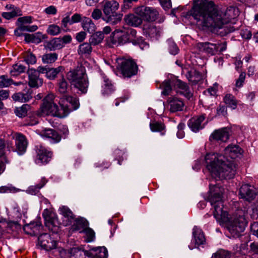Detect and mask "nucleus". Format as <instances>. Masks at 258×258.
Masks as SVG:
<instances>
[{
    "instance_id": "nucleus-1",
    "label": "nucleus",
    "mask_w": 258,
    "mask_h": 258,
    "mask_svg": "<svg viewBox=\"0 0 258 258\" xmlns=\"http://www.w3.org/2000/svg\"><path fill=\"white\" fill-rule=\"evenodd\" d=\"M201 6L194 9L193 15L198 25L206 27L221 36H225L235 30L233 26H226L230 20L238 15V9L229 7L220 11L213 1L205 0Z\"/></svg>"
},
{
    "instance_id": "nucleus-2",
    "label": "nucleus",
    "mask_w": 258,
    "mask_h": 258,
    "mask_svg": "<svg viewBox=\"0 0 258 258\" xmlns=\"http://www.w3.org/2000/svg\"><path fill=\"white\" fill-rule=\"evenodd\" d=\"M241 154V149L236 145H230L225 148L223 155L217 153H208L205 158L206 168L215 178H232L237 169L235 159Z\"/></svg>"
},
{
    "instance_id": "nucleus-3",
    "label": "nucleus",
    "mask_w": 258,
    "mask_h": 258,
    "mask_svg": "<svg viewBox=\"0 0 258 258\" xmlns=\"http://www.w3.org/2000/svg\"><path fill=\"white\" fill-rule=\"evenodd\" d=\"M225 192L223 187L218 185H210L208 201L214 209L213 215L217 221L220 223L228 222V229L234 237H238L244 231L247 222L245 213L241 210H237L230 218L226 211L224 210L223 195Z\"/></svg>"
},
{
    "instance_id": "nucleus-4",
    "label": "nucleus",
    "mask_w": 258,
    "mask_h": 258,
    "mask_svg": "<svg viewBox=\"0 0 258 258\" xmlns=\"http://www.w3.org/2000/svg\"><path fill=\"white\" fill-rule=\"evenodd\" d=\"M55 96L53 94H48L44 99L40 110L36 112L38 116L51 115L59 118L66 117L71 111L70 107L75 110L79 107V100L75 97L64 96L59 101L60 108L54 103Z\"/></svg>"
},
{
    "instance_id": "nucleus-5",
    "label": "nucleus",
    "mask_w": 258,
    "mask_h": 258,
    "mask_svg": "<svg viewBox=\"0 0 258 258\" xmlns=\"http://www.w3.org/2000/svg\"><path fill=\"white\" fill-rule=\"evenodd\" d=\"M135 13L140 17L142 20L153 22L157 19L159 13L158 11L153 7L141 6L135 9Z\"/></svg>"
},
{
    "instance_id": "nucleus-6",
    "label": "nucleus",
    "mask_w": 258,
    "mask_h": 258,
    "mask_svg": "<svg viewBox=\"0 0 258 258\" xmlns=\"http://www.w3.org/2000/svg\"><path fill=\"white\" fill-rule=\"evenodd\" d=\"M120 69L124 77L130 78L137 74L138 68L133 60L125 59L121 62Z\"/></svg>"
},
{
    "instance_id": "nucleus-7",
    "label": "nucleus",
    "mask_w": 258,
    "mask_h": 258,
    "mask_svg": "<svg viewBox=\"0 0 258 258\" xmlns=\"http://www.w3.org/2000/svg\"><path fill=\"white\" fill-rule=\"evenodd\" d=\"M42 216L45 220V224L49 230L53 232H57L58 230V221L56 215L49 211L48 210H44Z\"/></svg>"
},
{
    "instance_id": "nucleus-8",
    "label": "nucleus",
    "mask_w": 258,
    "mask_h": 258,
    "mask_svg": "<svg viewBox=\"0 0 258 258\" xmlns=\"http://www.w3.org/2000/svg\"><path fill=\"white\" fill-rule=\"evenodd\" d=\"M37 153L36 163L37 164H45L48 163L51 159L52 153L42 145L36 146Z\"/></svg>"
},
{
    "instance_id": "nucleus-9",
    "label": "nucleus",
    "mask_w": 258,
    "mask_h": 258,
    "mask_svg": "<svg viewBox=\"0 0 258 258\" xmlns=\"http://www.w3.org/2000/svg\"><path fill=\"white\" fill-rule=\"evenodd\" d=\"M82 251L88 258H107L108 255L107 250L104 246L94 247L89 250L82 246Z\"/></svg>"
},
{
    "instance_id": "nucleus-10",
    "label": "nucleus",
    "mask_w": 258,
    "mask_h": 258,
    "mask_svg": "<svg viewBox=\"0 0 258 258\" xmlns=\"http://www.w3.org/2000/svg\"><path fill=\"white\" fill-rule=\"evenodd\" d=\"M67 78L71 86L81 90V67L70 70L67 74Z\"/></svg>"
},
{
    "instance_id": "nucleus-11",
    "label": "nucleus",
    "mask_w": 258,
    "mask_h": 258,
    "mask_svg": "<svg viewBox=\"0 0 258 258\" xmlns=\"http://www.w3.org/2000/svg\"><path fill=\"white\" fill-rule=\"evenodd\" d=\"M13 139L15 140L16 152L19 155H23L26 151L28 142L26 137L21 133H16Z\"/></svg>"
},
{
    "instance_id": "nucleus-12",
    "label": "nucleus",
    "mask_w": 258,
    "mask_h": 258,
    "mask_svg": "<svg viewBox=\"0 0 258 258\" xmlns=\"http://www.w3.org/2000/svg\"><path fill=\"white\" fill-rule=\"evenodd\" d=\"M41 73L37 70L30 69L27 71L28 75V85L31 88H39L41 87L43 83V79L39 77Z\"/></svg>"
},
{
    "instance_id": "nucleus-13",
    "label": "nucleus",
    "mask_w": 258,
    "mask_h": 258,
    "mask_svg": "<svg viewBox=\"0 0 258 258\" xmlns=\"http://www.w3.org/2000/svg\"><path fill=\"white\" fill-rule=\"evenodd\" d=\"M122 29L126 38H128V43H132L134 45L141 46L143 44L144 40L142 37L137 35V31L135 29L125 27Z\"/></svg>"
},
{
    "instance_id": "nucleus-14",
    "label": "nucleus",
    "mask_w": 258,
    "mask_h": 258,
    "mask_svg": "<svg viewBox=\"0 0 258 258\" xmlns=\"http://www.w3.org/2000/svg\"><path fill=\"white\" fill-rule=\"evenodd\" d=\"M38 242L41 246L46 250L54 249L56 247V241L47 233L40 234L38 237Z\"/></svg>"
},
{
    "instance_id": "nucleus-15",
    "label": "nucleus",
    "mask_w": 258,
    "mask_h": 258,
    "mask_svg": "<svg viewBox=\"0 0 258 258\" xmlns=\"http://www.w3.org/2000/svg\"><path fill=\"white\" fill-rule=\"evenodd\" d=\"M229 138V129L224 127L214 131L209 137L211 142H226Z\"/></svg>"
},
{
    "instance_id": "nucleus-16",
    "label": "nucleus",
    "mask_w": 258,
    "mask_h": 258,
    "mask_svg": "<svg viewBox=\"0 0 258 258\" xmlns=\"http://www.w3.org/2000/svg\"><path fill=\"white\" fill-rule=\"evenodd\" d=\"M255 189L248 184L242 185L239 189L240 198L247 201H251L255 197Z\"/></svg>"
},
{
    "instance_id": "nucleus-17",
    "label": "nucleus",
    "mask_w": 258,
    "mask_h": 258,
    "mask_svg": "<svg viewBox=\"0 0 258 258\" xmlns=\"http://www.w3.org/2000/svg\"><path fill=\"white\" fill-rule=\"evenodd\" d=\"M38 70L41 74H45V77L47 79L54 80L57 75L63 71L64 69L62 66H59L56 68L39 66L38 67Z\"/></svg>"
},
{
    "instance_id": "nucleus-18",
    "label": "nucleus",
    "mask_w": 258,
    "mask_h": 258,
    "mask_svg": "<svg viewBox=\"0 0 258 258\" xmlns=\"http://www.w3.org/2000/svg\"><path fill=\"white\" fill-rule=\"evenodd\" d=\"M102 4V10L105 16L115 13L119 8V4L114 0H103Z\"/></svg>"
},
{
    "instance_id": "nucleus-19",
    "label": "nucleus",
    "mask_w": 258,
    "mask_h": 258,
    "mask_svg": "<svg viewBox=\"0 0 258 258\" xmlns=\"http://www.w3.org/2000/svg\"><path fill=\"white\" fill-rule=\"evenodd\" d=\"M169 110L175 112L182 110L184 104L183 101L175 97H170L167 100Z\"/></svg>"
},
{
    "instance_id": "nucleus-20",
    "label": "nucleus",
    "mask_w": 258,
    "mask_h": 258,
    "mask_svg": "<svg viewBox=\"0 0 258 258\" xmlns=\"http://www.w3.org/2000/svg\"><path fill=\"white\" fill-rule=\"evenodd\" d=\"M192 230V242L195 243V247L205 244L206 238L202 230L197 226H195Z\"/></svg>"
},
{
    "instance_id": "nucleus-21",
    "label": "nucleus",
    "mask_w": 258,
    "mask_h": 258,
    "mask_svg": "<svg viewBox=\"0 0 258 258\" xmlns=\"http://www.w3.org/2000/svg\"><path fill=\"white\" fill-rule=\"evenodd\" d=\"M172 84L179 89L177 91L179 93L187 98H190L192 96V93L189 90V88L185 83L180 80L175 79L172 81Z\"/></svg>"
},
{
    "instance_id": "nucleus-22",
    "label": "nucleus",
    "mask_w": 258,
    "mask_h": 258,
    "mask_svg": "<svg viewBox=\"0 0 258 258\" xmlns=\"http://www.w3.org/2000/svg\"><path fill=\"white\" fill-rule=\"evenodd\" d=\"M205 119V116L204 115L193 117L189 120L188 126L192 131L197 133L204 127V125L202 124V123Z\"/></svg>"
},
{
    "instance_id": "nucleus-23",
    "label": "nucleus",
    "mask_w": 258,
    "mask_h": 258,
    "mask_svg": "<svg viewBox=\"0 0 258 258\" xmlns=\"http://www.w3.org/2000/svg\"><path fill=\"white\" fill-rule=\"evenodd\" d=\"M197 47L200 51L214 55L217 53V44L210 42H201L197 44Z\"/></svg>"
},
{
    "instance_id": "nucleus-24",
    "label": "nucleus",
    "mask_w": 258,
    "mask_h": 258,
    "mask_svg": "<svg viewBox=\"0 0 258 258\" xmlns=\"http://www.w3.org/2000/svg\"><path fill=\"white\" fill-rule=\"evenodd\" d=\"M60 214L63 217V222L66 225H71L74 221L75 216L67 207L62 206L59 208Z\"/></svg>"
},
{
    "instance_id": "nucleus-25",
    "label": "nucleus",
    "mask_w": 258,
    "mask_h": 258,
    "mask_svg": "<svg viewBox=\"0 0 258 258\" xmlns=\"http://www.w3.org/2000/svg\"><path fill=\"white\" fill-rule=\"evenodd\" d=\"M63 47V41L60 38H54L47 42L45 45V47L50 51L59 49Z\"/></svg>"
},
{
    "instance_id": "nucleus-26",
    "label": "nucleus",
    "mask_w": 258,
    "mask_h": 258,
    "mask_svg": "<svg viewBox=\"0 0 258 258\" xmlns=\"http://www.w3.org/2000/svg\"><path fill=\"white\" fill-rule=\"evenodd\" d=\"M103 82L102 86V94L104 96L111 94L115 90L113 84L111 81L106 77H103Z\"/></svg>"
},
{
    "instance_id": "nucleus-27",
    "label": "nucleus",
    "mask_w": 258,
    "mask_h": 258,
    "mask_svg": "<svg viewBox=\"0 0 258 258\" xmlns=\"http://www.w3.org/2000/svg\"><path fill=\"white\" fill-rule=\"evenodd\" d=\"M143 30L146 35L151 38H154L159 35L160 29L153 24H147L143 26Z\"/></svg>"
},
{
    "instance_id": "nucleus-28",
    "label": "nucleus",
    "mask_w": 258,
    "mask_h": 258,
    "mask_svg": "<svg viewBox=\"0 0 258 258\" xmlns=\"http://www.w3.org/2000/svg\"><path fill=\"white\" fill-rule=\"evenodd\" d=\"M124 20L127 25L134 27H138L142 23L141 18L133 14L125 16Z\"/></svg>"
},
{
    "instance_id": "nucleus-29",
    "label": "nucleus",
    "mask_w": 258,
    "mask_h": 258,
    "mask_svg": "<svg viewBox=\"0 0 258 258\" xmlns=\"http://www.w3.org/2000/svg\"><path fill=\"white\" fill-rule=\"evenodd\" d=\"M41 136L52 140L54 143H58L61 140V137L58 134L52 129H47L41 133Z\"/></svg>"
},
{
    "instance_id": "nucleus-30",
    "label": "nucleus",
    "mask_w": 258,
    "mask_h": 258,
    "mask_svg": "<svg viewBox=\"0 0 258 258\" xmlns=\"http://www.w3.org/2000/svg\"><path fill=\"white\" fill-rule=\"evenodd\" d=\"M82 27L85 32L91 34L95 31V26L89 18L85 17L82 20Z\"/></svg>"
},
{
    "instance_id": "nucleus-31",
    "label": "nucleus",
    "mask_w": 258,
    "mask_h": 258,
    "mask_svg": "<svg viewBox=\"0 0 258 258\" xmlns=\"http://www.w3.org/2000/svg\"><path fill=\"white\" fill-rule=\"evenodd\" d=\"M186 78L193 84H197L203 79L202 75L199 72L194 70L189 71L186 74Z\"/></svg>"
},
{
    "instance_id": "nucleus-32",
    "label": "nucleus",
    "mask_w": 258,
    "mask_h": 258,
    "mask_svg": "<svg viewBox=\"0 0 258 258\" xmlns=\"http://www.w3.org/2000/svg\"><path fill=\"white\" fill-rule=\"evenodd\" d=\"M122 16L121 14L114 13L110 15L105 16V17L102 18V19L107 23L115 25L121 21Z\"/></svg>"
},
{
    "instance_id": "nucleus-33",
    "label": "nucleus",
    "mask_w": 258,
    "mask_h": 258,
    "mask_svg": "<svg viewBox=\"0 0 258 258\" xmlns=\"http://www.w3.org/2000/svg\"><path fill=\"white\" fill-rule=\"evenodd\" d=\"M32 98L31 94L29 92L26 93L19 92L14 94L12 96L14 100L21 102H27Z\"/></svg>"
},
{
    "instance_id": "nucleus-34",
    "label": "nucleus",
    "mask_w": 258,
    "mask_h": 258,
    "mask_svg": "<svg viewBox=\"0 0 258 258\" xmlns=\"http://www.w3.org/2000/svg\"><path fill=\"white\" fill-rule=\"evenodd\" d=\"M224 102L227 105L228 107L235 109L238 103L237 100L235 97L232 94H226L224 98Z\"/></svg>"
},
{
    "instance_id": "nucleus-35",
    "label": "nucleus",
    "mask_w": 258,
    "mask_h": 258,
    "mask_svg": "<svg viewBox=\"0 0 258 258\" xmlns=\"http://www.w3.org/2000/svg\"><path fill=\"white\" fill-rule=\"evenodd\" d=\"M82 233H83L84 234V238L86 242H91L95 240V233L92 228H90L82 230Z\"/></svg>"
},
{
    "instance_id": "nucleus-36",
    "label": "nucleus",
    "mask_w": 258,
    "mask_h": 258,
    "mask_svg": "<svg viewBox=\"0 0 258 258\" xmlns=\"http://www.w3.org/2000/svg\"><path fill=\"white\" fill-rule=\"evenodd\" d=\"M57 57L58 55L56 53H48L42 56V60L44 63H52L57 60Z\"/></svg>"
},
{
    "instance_id": "nucleus-37",
    "label": "nucleus",
    "mask_w": 258,
    "mask_h": 258,
    "mask_svg": "<svg viewBox=\"0 0 258 258\" xmlns=\"http://www.w3.org/2000/svg\"><path fill=\"white\" fill-rule=\"evenodd\" d=\"M104 38V34L100 31L97 32L91 35L89 42L91 44L96 45L100 43Z\"/></svg>"
},
{
    "instance_id": "nucleus-38",
    "label": "nucleus",
    "mask_w": 258,
    "mask_h": 258,
    "mask_svg": "<svg viewBox=\"0 0 258 258\" xmlns=\"http://www.w3.org/2000/svg\"><path fill=\"white\" fill-rule=\"evenodd\" d=\"M25 69L26 68L23 65L20 63H16L12 66L10 73L12 76H17L21 73L24 72Z\"/></svg>"
},
{
    "instance_id": "nucleus-39",
    "label": "nucleus",
    "mask_w": 258,
    "mask_h": 258,
    "mask_svg": "<svg viewBox=\"0 0 258 258\" xmlns=\"http://www.w3.org/2000/svg\"><path fill=\"white\" fill-rule=\"evenodd\" d=\"M28 104H24L21 107H17L15 109V113L19 117H24L27 114L28 111L30 109Z\"/></svg>"
},
{
    "instance_id": "nucleus-40",
    "label": "nucleus",
    "mask_w": 258,
    "mask_h": 258,
    "mask_svg": "<svg viewBox=\"0 0 258 258\" xmlns=\"http://www.w3.org/2000/svg\"><path fill=\"white\" fill-rule=\"evenodd\" d=\"M89 84L88 76L82 67V94H86L87 92Z\"/></svg>"
},
{
    "instance_id": "nucleus-41",
    "label": "nucleus",
    "mask_w": 258,
    "mask_h": 258,
    "mask_svg": "<svg viewBox=\"0 0 258 258\" xmlns=\"http://www.w3.org/2000/svg\"><path fill=\"white\" fill-rule=\"evenodd\" d=\"M46 182L47 181L44 178H42L39 184L35 186H30L27 190L28 192L32 195H36L39 190L44 186Z\"/></svg>"
},
{
    "instance_id": "nucleus-42",
    "label": "nucleus",
    "mask_w": 258,
    "mask_h": 258,
    "mask_svg": "<svg viewBox=\"0 0 258 258\" xmlns=\"http://www.w3.org/2000/svg\"><path fill=\"white\" fill-rule=\"evenodd\" d=\"M22 11L19 8H16L14 11H10L8 12H4L2 16L7 20H10L14 17L21 16Z\"/></svg>"
},
{
    "instance_id": "nucleus-43",
    "label": "nucleus",
    "mask_w": 258,
    "mask_h": 258,
    "mask_svg": "<svg viewBox=\"0 0 258 258\" xmlns=\"http://www.w3.org/2000/svg\"><path fill=\"white\" fill-rule=\"evenodd\" d=\"M117 34H115V31L111 34V35L106 40V44L110 47H113L114 46L120 45L119 40L117 38Z\"/></svg>"
},
{
    "instance_id": "nucleus-44",
    "label": "nucleus",
    "mask_w": 258,
    "mask_h": 258,
    "mask_svg": "<svg viewBox=\"0 0 258 258\" xmlns=\"http://www.w3.org/2000/svg\"><path fill=\"white\" fill-rule=\"evenodd\" d=\"M122 29L118 28L115 30V34H117V38L119 40L120 45H123L128 43V38H126L124 33H123Z\"/></svg>"
},
{
    "instance_id": "nucleus-45",
    "label": "nucleus",
    "mask_w": 258,
    "mask_h": 258,
    "mask_svg": "<svg viewBox=\"0 0 258 258\" xmlns=\"http://www.w3.org/2000/svg\"><path fill=\"white\" fill-rule=\"evenodd\" d=\"M171 82L169 80H165L161 85L163 89L162 94L164 95H168L170 94L172 91L171 87Z\"/></svg>"
},
{
    "instance_id": "nucleus-46",
    "label": "nucleus",
    "mask_w": 258,
    "mask_h": 258,
    "mask_svg": "<svg viewBox=\"0 0 258 258\" xmlns=\"http://www.w3.org/2000/svg\"><path fill=\"white\" fill-rule=\"evenodd\" d=\"M6 145L5 141L2 139H0V158H3L5 163H9L10 160L6 156L5 153Z\"/></svg>"
},
{
    "instance_id": "nucleus-47",
    "label": "nucleus",
    "mask_w": 258,
    "mask_h": 258,
    "mask_svg": "<svg viewBox=\"0 0 258 258\" xmlns=\"http://www.w3.org/2000/svg\"><path fill=\"white\" fill-rule=\"evenodd\" d=\"M58 91L61 94L67 93L68 85L65 79L62 77L58 83Z\"/></svg>"
},
{
    "instance_id": "nucleus-48",
    "label": "nucleus",
    "mask_w": 258,
    "mask_h": 258,
    "mask_svg": "<svg viewBox=\"0 0 258 258\" xmlns=\"http://www.w3.org/2000/svg\"><path fill=\"white\" fill-rule=\"evenodd\" d=\"M231 254L228 251L220 249L214 253L211 258H230Z\"/></svg>"
},
{
    "instance_id": "nucleus-49",
    "label": "nucleus",
    "mask_w": 258,
    "mask_h": 258,
    "mask_svg": "<svg viewBox=\"0 0 258 258\" xmlns=\"http://www.w3.org/2000/svg\"><path fill=\"white\" fill-rule=\"evenodd\" d=\"M47 38L46 35L43 34L41 32H37L32 34V43L38 44L40 43L42 40Z\"/></svg>"
},
{
    "instance_id": "nucleus-50",
    "label": "nucleus",
    "mask_w": 258,
    "mask_h": 258,
    "mask_svg": "<svg viewBox=\"0 0 258 258\" xmlns=\"http://www.w3.org/2000/svg\"><path fill=\"white\" fill-rule=\"evenodd\" d=\"M13 81L7 76H1L0 77V87H7L13 84Z\"/></svg>"
},
{
    "instance_id": "nucleus-51",
    "label": "nucleus",
    "mask_w": 258,
    "mask_h": 258,
    "mask_svg": "<svg viewBox=\"0 0 258 258\" xmlns=\"http://www.w3.org/2000/svg\"><path fill=\"white\" fill-rule=\"evenodd\" d=\"M150 126L152 132H162L165 127L163 124L156 121L151 123Z\"/></svg>"
},
{
    "instance_id": "nucleus-52",
    "label": "nucleus",
    "mask_w": 258,
    "mask_h": 258,
    "mask_svg": "<svg viewBox=\"0 0 258 258\" xmlns=\"http://www.w3.org/2000/svg\"><path fill=\"white\" fill-rule=\"evenodd\" d=\"M47 32L51 35H56L60 32V28L57 25L54 24L50 25L47 29Z\"/></svg>"
},
{
    "instance_id": "nucleus-53",
    "label": "nucleus",
    "mask_w": 258,
    "mask_h": 258,
    "mask_svg": "<svg viewBox=\"0 0 258 258\" xmlns=\"http://www.w3.org/2000/svg\"><path fill=\"white\" fill-rule=\"evenodd\" d=\"M91 44L90 43H83L82 44V55H85L86 57H88L89 54L92 52Z\"/></svg>"
},
{
    "instance_id": "nucleus-54",
    "label": "nucleus",
    "mask_w": 258,
    "mask_h": 258,
    "mask_svg": "<svg viewBox=\"0 0 258 258\" xmlns=\"http://www.w3.org/2000/svg\"><path fill=\"white\" fill-rule=\"evenodd\" d=\"M19 27L21 28V30L23 31H27V32H34L38 29V27L36 25H33L32 26L29 25H25V24H21L19 26Z\"/></svg>"
},
{
    "instance_id": "nucleus-55",
    "label": "nucleus",
    "mask_w": 258,
    "mask_h": 258,
    "mask_svg": "<svg viewBox=\"0 0 258 258\" xmlns=\"http://www.w3.org/2000/svg\"><path fill=\"white\" fill-rule=\"evenodd\" d=\"M245 79V74L244 72L241 73L238 78L236 80L235 86L238 88H241L243 86Z\"/></svg>"
},
{
    "instance_id": "nucleus-56",
    "label": "nucleus",
    "mask_w": 258,
    "mask_h": 258,
    "mask_svg": "<svg viewBox=\"0 0 258 258\" xmlns=\"http://www.w3.org/2000/svg\"><path fill=\"white\" fill-rule=\"evenodd\" d=\"M25 61L28 64H34L36 62V57L32 53H28L25 56Z\"/></svg>"
},
{
    "instance_id": "nucleus-57",
    "label": "nucleus",
    "mask_w": 258,
    "mask_h": 258,
    "mask_svg": "<svg viewBox=\"0 0 258 258\" xmlns=\"http://www.w3.org/2000/svg\"><path fill=\"white\" fill-rule=\"evenodd\" d=\"M185 125L183 122H180L177 126V137L179 139H182L184 137V132L183 131Z\"/></svg>"
},
{
    "instance_id": "nucleus-58",
    "label": "nucleus",
    "mask_w": 258,
    "mask_h": 258,
    "mask_svg": "<svg viewBox=\"0 0 258 258\" xmlns=\"http://www.w3.org/2000/svg\"><path fill=\"white\" fill-rule=\"evenodd\" d=\"M16 188L12 186H2L0 187V193L15 192Z\"/></svg>"
},
{
    "instance_id": "nucleus-59",
    "label": "nucleus",
    "mask_w": 258,
    "mask_h": 258,
    "mask_svg": "<svg viewBox=\"0 0 258 258\" xmlns=\"http://www.w3.org/2000/svg\"><path fill=\"white\" fill-rule=\"evenodd\" d=\"M70 253L71 258H76L81 256L80 249L79 247H73L70 249Z\"/></svg>"
},
{
    "instance_id": "nucleus-60",
    "label": "nucleus",
    "mask_w": 258,
    "mask_h": 258,
    "mask_svg": "<svg viewBox=\"0 0 258 258\" xmlns=\"http://www.w3.org/2000/svg\"><path fill=\"white\" fill-rule=\"evenodd\" d=\"M18 22L22 24H30L32 22V17L31 16H25L20 17L18 19Z\"/></svg>"
},
{
    "instance_id": "nucleus-61",
    "label": "nucleus",
    "mask_w": 258,
    "mask_h": 258,
    "mask_svg": "<svg viewBox=\"0 0 258 258\" xmlns=\"http://www.w3.org/2000/svg\"><path fill=\"white\" fill-rule=\"evenodd\" d=\"M102 16V12L99 9H95L93 10L91 15L93 19L96 20H99L100 18H101Z\"/></svg>"
},
{
    "instance_id": "nucleus-62",
    "label": "nucleus",
    "mask_w": 258,
    "mask_h": 258,
    "mask_svg": "<svg viewBox=\"0 0 258 258\" xmlns=\"http://www.w3.org/2000/svg\"><path fill=\"white\" fill-rule=\"evenodd\" d=\"M114 154L116 156L115 159L118 161V163L119 165H121V162L123 160V158L122 157L123 152L121 150L117 149L114 151Z\"/></svg>"
},
{
    "instance_id": "nucleus-63",
    "label": "nucleus",
    "mask_w": 258,
    "mask_h": 258,
    "mask_svg": "<svg viewBox=\"0 0 258 258\" xmlns=\"http://www.w3.org/2000/svg\"><path fill=\"white\" fill-rule=\"evenodd\" d=\"M44 12L48 15H55L57 12L56 8L53 6H50L44 10Z\"/></svg>"
},
{
    "instance_id": "nucleus-64",
    "label": "nucleus",
    "mask_w": 258,
    "mask_h": 258,
    "mask_svg": "<svg viewBox=\"0 0 258 258\" xmlns=\"http://www.w3.org/2000/svg\"><path fill=\"white\" fill-rule=\"evenodd\" d=\"M251 231L253 235L258 237V222H254L251 225Z\"/></svg>"
}]
</instances>
